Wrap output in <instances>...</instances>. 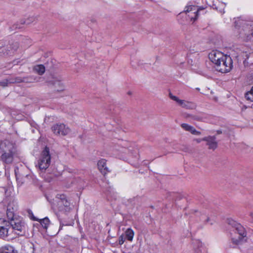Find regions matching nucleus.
<instances>
[{
    "label": "nucleus",
    "mask_w": 253,
    "mask_h": 253,
    "mask_svg": "<svg viewBox=\"0 0 253 253\" xmlns=\"http://www.w3.org/2000/svg\"><path fill=\"white\" fill-rule=\"evenodd\" d=\"M128 94H131L130 92H128Z\"/></svg>",
    "instance_id": "nucleus-37"
},
{
    "label": "nucleus",
    "mask_w": 253,
    "mask_h": 253,
    "mask_svg": "<svg viewBox=\"0 0 253 253\" xmlns=\"http://www.w3.org/2000/svg\"><path fill=\"white\" fill-rule=\"evenodd\" d=\"M251 34L253 36V31L252 32Z\"/></svg>",
    "instance_id": "nucleus-35"
},
{
    "label": "nucleus",
    "mask_w": 253,
    "mask_h": 253,
    "mask_svg": "<svg viewBox=\"0 0 253 253\" xmlns=\"http://www.w3.org/2000/svg\"><path fill=\"white\" fill-rule=\"evenodd\" d=\"M234 25L235 27L237 28H240L241 27L244 28L245 26H248L247 22L242 17L237 18L234 22Z\"/></svg>",
    "instance_id": "nucleus-18"
},
{
    "label": "nucleus",
    "mask_w": 253,
    "mask_h": 253,
    "mask_svg": "<svg viewBox=\"0 0 253 253\" xmlns=\"http://www.w3.org/2000/svg\"><path fill=\"white\" fill-rule=\"evenodd\" d=\"M97 166L98 169L103 175H105L108 172H110L108 168L106 167V161L105 159H101L99 160L98 162Z\"/></svg>",
    "instance_id": "nucleus-13"
},
{
    "label": "nucleus",
    "mask_w": 253,
    "mask_h": 253,
    "mask_svg": "<svg viewBox=\"0 0 253 253\" xmlns=\"http://www.w3.org/2000/svg\"><path fill=\"white\" fill-rule=\"evenodd\" d=\"M0 253H18L14 248L10 245H7L0 249Z\"/></svg>",
    "instance_id": "nucleus-16"
},
{
    "label": "nucleus",
    "mask_w": 253,
    "mask_h": 253,
    "mask_svg": "<svg viewBox=\"0 0 253 253\" xmlns=\"http://www.w3.org/2000/svg\"><path fill=\"white\" fill-rule=\"evenodd\" d=\"M194 141H196L197 143H200V142H201L202 141H204V140H203V138L195 139Z\"/></svg>",
    "instance_id": "nucleus-29"
},
{
    "label": "nucleus",
    "mask_w": 253,
    "mask_h": 253,
    "mask_svg": "<svg viewBox=\"0 0 253 253\" xmlns=\"http://www.w3.org/2000/svg\"><path fill=\"white\" fill-rule=\"evenodd\" d=\"M245 97L247 100L253 102V85L250 90L245 93Z\"/></svg>",
    "instance_id": "nucleus-24"
},
{
    "label": "nucleus",
    "mask_w": 253,
    "mask_h": 253,
    "mask_svg": "<svg viewBox=\"0 0 253 253\" xmlns=\"http://www.w3.org/2000/svg\"><path fill=\"white\" fill-rule=\"evenodd\" d=\"M217 133L218 134H221L222 133V131L220 130H218L217 131Z\"/></svg>",
    "instance_id": "nucleus-32"
},
{
    "label": "nucleus",
    "mask_w": 253,
    "mask_h": 253,
    "mask_svg": "<svg viewBox=\"0 0 253 253\" xmlns=\"http://www.w3.org/2000/svg\"><path fill=\"white\" fill-rule=\"evenodd\" d=\"M181 127L185 131L191 132L192 134L200 135L201 134L200 131H197L193 126L187 124L183 123L181 125Z\"/></svg>",
    "instance_id": "nucleus-14"
},
{
    "label": "nucleus",
    "mask_w": 253,
    "mask_h": 253,
    "mask_svg": "<svg viewBox=\"0 0 253 253\" xmlns=\"http://www.w3.org/2000/svg\"><path fill=\"white\" fill-rule=\"evenodd\" d=\"M55 202L54 208L60 212L66 213L72 210L70 202L67 196L64 194H57L55 197Z\"/></svg>",
    "instance_id": "nucleus-4"
},
{
    "label": "nucleus",
    "mask_w": 253,
    "mask_h": 253,
    "mask_svg": "<svg viewBox=\"0 0 253 253\" xmlns=\"http://www.w3.org/2000/svg\"><path fill=\"white\" fill-rule=\"evenodd\" d=\"M0 160L6 164H11L17 155V150L14 144L5 140L0 143Z\"/></svg>",
    "instance_id": "nucleus-3"
},
{
    "label": "nucleus",
    "mask_w": 253,
    "mask_h": 253,
    "mask_svg": "<svg viewBox=\"0 0 253 253\" xmlns=\"http://www.w3.org/2000/svg\"><path fill=\"white\" fill-rule=\"evenodd\" d=\"M191 116H192V115L187 114L185 116V118H191Z\"/></svg>",
    "instance_id": "nucleus-30"
},
{
    "label": "nucleus",
    "mask_w": 253,
    "mask_h": 253,
    "mask_svg": "<svg viewBox=\"0 0 253 253\" xmlns=\"http://www.w3.org/2000/svg\"><path fill=\"white\" fill-rule=\"evenodd\" d=\"M226 55L218 50H212L209 54L210 60L214 64H217L219 61L225 58Z\"/></svg>",
    "instance_id": "nucleus-9"
},
{
    "label": "nucleus",
    "mask_w": 253,
    "mask_h": 253,
    "mask_svg": "<svg viewBox=\"0 0 253 253\" xmlns=\"http://www.w3.org/2000/svg\"><path fill=\"white\" fill-rule=\"evenodd\" d=\"M36 80V79L33 76H28L25 77H16L17 83H33Z\"/></svg>",
    "instance_id": "nucleus-15"
},
{
    "label": "nucleus",
    "mask_w": 253,
    "mask_h": 253,
    "mask_svg": "<svg viewBox=\"0 0 253 253\" xmlns=\"http://www.w3.org/2000/svg\"><path fill=\"white\" fill-rule=\"evenodd\" d=\"M30 22H33V21L35 20V18L33 17H30Z\"/></svg>",
    "instance_id": "nucleus-31"
},
{
    "label": "nucleus",
    "mask_w": 253,
    "mask_h": 253,
    "mask_svg": "<svg viewBox=\"0 0 253 253\" xmlns=\"http://www.w3.org/2000/svg\"><path fill=\"white\" fill-rule=\"evenodd\" d=\"M184 12L189 13L188 16L191 20L194 21L198 18L199 8L195 5H187L185 7Z\"/></svg>",
    "instance_id": "nucleus-10"
},
{
    "label": "nucleus",
    "mask_w": 253,
    "mask_h": 253,
    "mask_svg": "<svg viewBox=\"0 0 253 253\" xmlns=\"http://www.w3.org/2000/svg\"><path fill=\"white\" fill-rule=\"evenodd\" d=\"M11 227L0 228V237L2 239L6 238L9 234Z\"/></svg>",
    "instance_id": "nucleus-19"
},
{
    "label": "nucleus",
    "mask_w": 253,
    "mask_h": 253,
    "mask_svg": "<svg viewBox=\"0 0 253 253\" xmlns=\"http://www.w3.org/2000/svg\"><path fill=\"white\" fill-rule=\"evenodd\" d=\"M203 140L207 142V145L209 149L214 150L217 147V142L215 136H208L203 138Z\"/></svg>",
    "instance_id": "nucleus-11"
},
{
    "label": "nucleus",
    "mask_w": 253,
    "mask_h": 253,
    "mask_svg": "<svg viewBox=\"0 0 253 253\" xmlns=\"http://www.w3.org/2000/svg\"><path fill=\"white\" fill-rule=\"evenodd\" d=\"M6 215L8 220L0 218V228L11 227V231H16L18 235L20 234L25 229V223L22 218L14 213L13 209L7 208Z\"/></svg>",
    "instance_id": "nucleus-2"
},
{
    "label": "nucleus",
    "mask_w": 253,
    "mask_h": 253,
    "mask_svg": "<svg viewBox=\"0 0 253 253\" xmlns=\"http://www.w3.org/2000/svg\"><path fill=\"white\" fill-rule=\"evenodd\" d=\"M51 157L49 153V149L45 147L42 151L41 156L38 160V165L41 170H45L50 164Z\"/></svg>",
    "instance_id": "nucleus-5"
},
{
    "label": "nucleus",
    "mask_w": 253,
    "mask_h": 253,
    "mask_svg": "<svg viewBox=\"0 0 253 253\" xmlns=\"http://www.w3.org/2000/svg\"><path fill=\"white\" fill-rule=\"evenodd\" d=\"M227 222L231 227L229 247L234 248L246 241L245 238L247 236V231L243 226L232 218H228Z\"/></svg>",
    "instance_id": "nucleus-1"
},
{
    "label": "nucleus",
    "mask_w": 253,
    "mask_h": 253,
    "mask_svg": "<svg viewBox=\"0 0 253 253\" xmlns=\"http://www.w3.org/2000/svg\"><path fill=\"white\" fill-rule=\"evenodd\" d=\"M14 83H17L16 77L14 78H9L0 81V86H1L2 87H5L7 86L8 84H9Z\"/></svg>",
    "instance_id": "nucleus-17"
},
{
    "label": "nucleus",
    "mask_w": 253,
    "mask_h": 253,
    "mask_svg": "<svg viewBox=\"0 0 253 253\" xmlns=\"http://www.w3.org/2000/svg\"><path fill=\"white\" fill-rule=\"evenodd\" d=\"M191 119L193 120L199 121L200 120V118L197 116L192 115Z\"/></svg>",
    "instance_id": "nucleus-27"
},
{
    "label": "nucleus",
    "mask_w": 253,
    "mask_h": 253,
    "mask_svg": "<svg viewBox=\"0 0 253 253\" xmlns=\"http://www.w3.org/2000/svg\"><path fill=\"white\" fill-rule=\"evenodd\" d=\"M51 129L54 133L62 135H66L71 131L70 128L64 124H55L52 126Z\"/></svg>",
    "instance_id": "nucleus-7"
},
{
    "label": "nucleus",
    "mask_w": 253,
    "mask_h": 253,
    "mask_svg": "<svg viewBox=\"0 0 253 253\" xmlns=\"http://www.w3.org/2000/svg\"><path fill=\"white\" fill-rule=\"evenodd\" d=\"M125 234L126 239L129 241H132L134 237V231L131 228H128L125 232Z\"/></svg>",
    "instance_id": "nucleus-22"
},
{
    "label": "nucleus",
    "mask_w": 253,
    "mask_h": 253,
    "mask_svg": "<svg viewBox=\"0 0 253 253\" xmlns=\"http://www.w3.org/2000/svg\"><path fill=\"white\" fill-rule=\"evenodd\" d=\"M30 22H28V21H27V24H29V23H30Z\"/></svg>",
    "instance_id": "nucleus-36"
},
{
    "label": "nucleus",
    "mask_w": 253,
    "mask_h": 253,
    "mask_svg": "<svg viewBox=\"0 0 253 253\" xmlns=\"http://www.w3.org/2000/svg\"><path fill=\"white\" fill-rule=\"evenodd\" d=\"M170 98L176 102L181 107L186 109H193L195 108V105L194 103L184 100L179 99L177 96L173 95L171 93L169 94Z\"/></svg>",
    "instance_id": "nucleus-8"
},
{
    "label": "nucleus",
    "mask_w": 253,
    "mask_h": 253,
    "mask_svg": "<svg viewBox=\"0 0 253 253\" xmlns=\"http://www.w3.org/2000/svg\"><path fill=\"white\" fill-rule=\"evenodd\" d=\"M195 253H207L206 248L203 246L202 243L198 242V247L195 249Z\"/></svg>",
    "instance_id": "nucleus-23"
},
{
    "label": "nucleus",
    "mask_w": 253,
    "mask_h": 253,
    "mask_svg": "<svg viewBox=\"0 0 253 253\" xmlns=\"http://www.w3.org/2000/svg\"><path fill=\"white\" fill-rule=\"evenodd\" d=\"M196 89L198 90H199L200 88H196Z\"/></svg>",
    "instance_id": "nucleus-34"
},
{
    "label": "nucleus",
    "mask_w": 253,
    "mask_h": 253,
    "mask_svg": "<svg viewBox=\"0 0 253 253\" xmlns=\"http://www.w3.org/2000/svg\"><path fill=\"white\" fill-rule=\"evenodd\" d=\"M240 34H241V37H242V38H243V36H242V33H241V31L240 32Z\"/></svg>",
    "instance_id": "nucleus-33"
},
{
    "label": "nucleus",
    "mask_w": 253,
    "mask_h": 253,
    "mask_svg": "<svg viewBox=\"0 0 253 253\" xmlns=\"http://www.w3.org/2000/svg\"><path fill=\"white\" fill-rule=\"evenodd\" d=\"M16 180L17 182V184L19 186H20L23 184V182L21 179H19V178H17Z\"/></svg>",
    "instance_id": "nucleus-28"
},
{
    "label": "nucleus",
    "mask_w": 253,
    "mask_h": 253,
    "mask_svg": "<svg viewBox=\"0 0 253 253\" xmlns=\"http://www.w3.org/2000/svg\"><path fill=\"white\" fill-rule=\"evenodd\" d=\"M53 84L55 87L54 91L57 92H60L64 89V87L63 84L60 81H55L53 83Z\"/></svg>",
    "instance_id": "nucleus-20"
},
{
    "label": "nucleus",
    "mask_w": 253,
    "mask_h": 253,
    "mask_svg": "<svg viewBox=\"0 0 253 253\" xmlns=\"http://www.w3.org/2000/svg\"><path fill=\"white\" fill-rule=\"evenodd\" d=\"M49 219L47 217H45L41 220L40 223L44 228L46 229L49 225Z\"/></svg>",
    "instance_id": "nucleus-25"
},
{
    "label": "nucleus",
    "mask_w": 253,
    "mask_h": 253,
    "mask_svg": "<svg viewBox=\"0 0 253 253\" xmlns=\"http://www.w3.org/2000/svg\"><path fill=\"white\" fill-rule=\"evenodd\" d=\"M197 215L199 216L200 220L204 224L210 223L211 225L213 224V221L211 219L209 215L205 211L197 213Z\"/></svg>",
    "instance_id": "nucleus-12"
},
{
    "label": "nucleus",
    "mask_w": 253,
    "mask_h": 253,
    "mask_svg": "<svg viewBox=\"0 0 253 253\" xmlns=\"http://www.w3.org/2000/svg\"><path fill=\"white\" fill-rule=\"evenodd\" d=\"M125 239L123 235H121L119 238V244L122 245L124 244Z\"/></svg>",
    "instance_id": "nucleus-26"
},
{
    "label": "nucleus",
    "mask_w": 253,
    "mask_h": 253,
    "mask_svg": "<svg viewBox=\"0 0 253 253\" xmlns=\"http://www.w3.org/2000/svg\"><path fill=\"white\" fill-rule=\"evenodd\" d=\"M232 67V59L230 56L227 55L214 66L216 70L222 73L229 72Z\"/></svg>",
    "instance_id": "nucleus-6"
},
{
    "label": "nucleus",
    "mask_w": 253,
    "mask_h": 253,
    "mask_svg": "<svg viewBox=\"0 0 253 253\" xmlns=\"http://www.w3.org/2000/svg\"><path fill=\"white\" fill-rule=\"evenodd\" d=\"M34 70L40 75L44 74L45 72V67L42 65H37L34 67Z\"/></svg>",
    "instance_id": "nucleus-21"
}]
</instances>
